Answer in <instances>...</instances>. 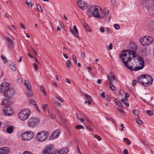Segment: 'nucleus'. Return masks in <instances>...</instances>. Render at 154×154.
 I'll use <instances>...</instances> for the list:
<instances>
[{"instance_id":"nucleus-64","label":"nucleus","mask_w":154,"mask_h":154,"mask_svg":"<svg viewBox=\"0 0 154 154\" xmlns=\"http://www.w3.org/2000/svg\"><path fill=\"white\" fill-rule=\"evenodd\" d=\"M97 82L99 84H101V81L100 79H99L97 80Z\"/></svg>"},{"instance_id":"nucleus-31","label":"nucleus","mask_w":154,"mask_h":154,"mask_svg":"<svg viewBox=\"0 0 154 154\" xmlns=\"http://www.w3.org/2000/svg\"><path fill=\"white\" fill-rule=\"evenodd\" d=\"M27 93L29 97H32V92L31 90H28Z\"/></svg>"},{"instance_id":"nucleus-7","label":"nucleus","mask_w":154,"mask_h":154,"mask_svg":"<svg viewBox=\"0 0 154 154\" xmlns=\"http://www.w3.org/2000/svg\"><path fill=\"white\" fill-rule=\"evenodd\" d=\"M153 38L151 36H146L140 39V42L143 45H146L150 44L152 42Z\"/></svg>"},{"instance_id":"nucleus-57","label":"nucleus","mask_w":154,"mask_h":154,"mask_svg":"<svg viewBox=\"0 0 154 154\" xmlns=\"http://www.w3.org/2000/svg\"><path fill=\"white\" fill-rule=\"evenodd\" d=\"M23 154H31V153L30 152L26 151H24L23 153Z\"/></svg>"},{"instance_id":"nucleus-47","label":"nucleus","mask_w":154,"mask_h":154,"mask_svg":"<svg viewBox=\"0 0 154 154\" xmlns=\"http://www.w3.org/2000/svg\"><path fill=\"white\" fill-rule=\"evenodd\" d=\"M56 98L57 99H58V100L59 101L61 102H64L63 100L60 97H56Z\"/></svg>"},{"instance_id":"nucleus-33","label":"nucleus","mask_w":154,"mask_h":154,"mask_svg":"<svg viewBox=\"0 0 154 154\" xmlns=\"http://www.w3.org/2000/svg\"><path fill=\"white\" fill-rule=\"evenodd\" d=\"M75 128L76 129H81L82 128V129H83V130L84 129V128L83 127V126H82V125H76V126L75 127Z\"/></svg>"},{"instance_id":"nucleus-20","label":"nucleus","mask_w":154,"mask_h":154,"mask_svg":"<svg viewBox=\"0 0 154 154\" xmlns=\"http://www.w3.org/2000/svg\"><path fill=\"white\" fill-rule=\"evenodd\" d=\"M6 39L7 41L8 44L10 46H13L14 44L13 41L9 37L6 38Z\"/></svg>"},{"instance_id":"nucleus-14","label":"nucleus","mask_w":154,"mask_h":154,"mask_svg":"<svg viewBox=\"0 0 154 154\" xmlns=\"http://www.w3.org/2000/svg\"><path fill=\"white\" fill-rule=\"evenodd\" d=\"M10 151L9 149L6 147L0 148V154H8Z\"/></svg>"},{"instance_id":"nucleus-2","label":"nucleus","mask_w":154,"mask_h":154,"mask_svg":"<svg viewBox=\"0 0 154 154\" xmlns=\"http://www.w3.org/2000/svg\"><path fill=\"white\" fill-rule=\"evenodd\" d=\"M106 8L105 11H104L103 13L101 9H99L97 6L90 7L88 9L87 14L89 17L93 16L98 18L102 19L104 17H109V12L108 11L106 10Z\"/></svg>"},{"instance_id":"nucleus-44","label":"nucleus","mask_w":154,"mask_h":154,"mask_svg":"<svg viewBox=\"0 0 154 154\" xmlns=\"http://www.w3.org/2000/svg\"><path fill=\"white\" fill-rule=\"evenodd\" d=\"M82 22L83 23V26L84 27H85L87 26L88 25L85 22V21L84 20H82Z\"/></svg>"},{"instance_id":"nucleus-40","label":"nucleus","mask_w":154,"mask_h":154,"mask_svg":"<svg viewBox=\"0 0 154 154\" xmlns=\"http://www.w3.org/2000/svg\"><path fill=\"white\" fill-rule=\"evenodd\" d=\"M1 58L2 59H3L4 63H7V60L5 57H4L3 56H1Z\"/></svg>"},{"instance_id":"nucleus-49","label":"nucleus","mask_w":154,"mask_h":154,"mask_svg":"<svg viewBox=\"0 0 154 154\" xmlns=\"http://www.w3.org/2000/svg\"><path fill=\"white\" fill-rule=\"evenodd\" d=\"M85 57V53L84 52H82L81 55V57L82 58H84Z\"/></svg>"},{"instance_id":"nucleus-53","label":"nucleus","mask_w":154,"mask_h":154,"mask_svg":"<svg viewBox=\"0 0 154 154\" xmlns=\"http://www.w3.org/2000/svg\"><path fill=\"white\" fill-rule=\"evenodd\" d=\"M56 115L54 114H52L51 115V118L53 119H54L56 118Z\"/></svg>"},{"instance_id":"nucleus-16","label":"nucleus","mask_w":154,"mask_h":154,"mask_svg":"<svg viewBox=\"0 0 154 154\" xmlns=\"http://www.w3.org/2000/svg\"><path fill=\"white\" fill-rule=\"evenodd\" d=\"M74 30L72 29H70V31L72 32L73 34L76 37H78L79 35L78 33H79L78 30L76 26L74 25L73 27Z\"/></svg>"},{"instance_id":"nucleus-5","label":"nucleus","mask_w":154,"mask_h":154,"mask_svg":"<svg viewBox=\"0 0 154 154\" xmlns=\"http://www.w3.org/2000/svg\"><path fill=\"white\" fill-rule=\"evenodd\" d=\"M30 114V110L28 109H25L21 110L18 114V116L20 120L24 121L28 119Z\"/></svg>"},{"instance_id":"nucleus-3","label":"nucleus","mask_w":154,"mask_h":154,"mask_svg":"<svg viewBox=\"0 0 154 154\" xmlns=\"http://www.w3.org/2000/svg\"><path fill=\"white\" fill-rule=\"evenodd\" d=\"M0 92L4 94L6 98L11 97L15 93V90L13 88H10L9 84L7 82H4L1 85Z\"/></svg>"},{"instance_id":"nucleus-37","label":"nucleus","mask_w":154,"mask_h":154,"mask_svg":"<svg viewBox=\"0 0 154 154\" xmlns=\"http://www.w3.org/2000/svg\"><path fill=\"white\" fill-rule=\"evenodd\" d=\"M36 8L38 11H41V12H42L43 11L42 9L41 6L38 5H37Z\"/></svg>"},{"instance_id":"nucleus-62","label":"nucleus","mask_w":154,"mask_h":154,"mask_svg":"<svg viewBox=\"0 0 154 154\" xmlns=\"http://www.w3.org/2000/svg\"><path fill=\"white\" fill-rule=\"evenodd\" d=\"M87 128L88 130H90L91 131H92V128H91L90 127L88 126H87Z\"/></svg>"},{"instance_id":"nucleus-52","label":"nucleus","mask_w":154,"mask_h":154,"mask_svg":"<svg viewBox=\"0 0 154 154\" xmlns=\"http://www.w3.org/2000/svg\"><path fill=\"white\" fill-rule=\"evenodd\" d=\"M33 67L35 70H36L38 68L37 64H36L35 63L34 64Z\"/></svg>"},{"instance_id":"nucleus-46","label":"nucleus","mask_w":154,"mask_h":154,"mask_svg":"<svg viewBox=\"0 0 154 154\" xmlns=\"http://www.w3.org/2000/svg\"><path fill=\"white\" fill-rule=\"evenodd\" d=\"M100 30L101 32L103 33L105 31V29L103 27H101L100 29Z\"/></svg>"},{"instance_id":"nucleus-56","label":"nucleus","mask_w":154,"mask_h":154,"mask_svg":"<svg viewBox=\"0 0 154 154\" xmlns=\"http://www.w3.org/2000/svg\"><path fill=\"white\" fill-rule=\"evenodd\" d=\"M17 82L19 83H22V80L20 79V78H18L17 79Z\"/></svg>"},{"instance_id":"nucleus-19","label":"nucleus","mask_w":154,"mask_h":154,"mask_svg":"<svg viewBox=\"0 0 154 154\" xmlns=\"http://www.w3.org/2000/svg\"><path fill=\"white\" fill-rule=\"evenodd\" d=\"M147 11L149 15H152L154 13V9L152 7H149L147 8Z\"/></svg>"},{"instance_id":"nucleus-9","label":"nucleus","mask_w":154,"mask_h":154,"mask_svg":"<svg viewBox=\"0 0 154 154\" xmlns=\"http://www.w3.org/2000/svg\"><path fill=\"white\" fill-rule=\"evenodd\" d=\"M39 123L38 120L35 118H31L27 122V124L29 127H34L37 125Z\"/></svg>"},{"instance_id":"nucleus-28","label":"nucleus","mask_w":154,"mask_h":154,"mask_svg":"<svg viewBox=\"0 0 154 154\" xmlns=\"http://www.w3.org/2000/svg\"><path fill=\"white\" fill-rule=\"evenodd\" d=\"M115 102L118 105L121 109H123V106L122 105L121 103L119 101L117 100H116Z\"/></svg>"},{"instance_id":"nucleus-11","label":"nucleus","mask_w":154,"mask_h":154,"mask_svg":"<svg viewBox=\"0 0 154 154\" xmlns=\"http://www.w3.org/2000/svg\"><path fill=\"white\" fill-rule=\"evenodd\" d=\"M77 4L79 7L82 10H85L88 7L87 2L82 0H78L77 1Z\"/></svg>"},{"instance_id":"nucleus-21","label":"nucleus","mask_w":154,"mask_h":154,"mask_svg":"<svg viewBox=\"0 0 154 154\" xmlns=\"http://www.w3.org/2000/svg\"><path fill=\"white\" fill-rule=\"evenodd\" d=\"M130 48L132 49V51H135L137 50V46L134 43H131L130 45Z\"/></svg>"},{"instance_id":"nucleus-26","label":"nucleus","mask_w":154,"mask_h":154,"mask_svg":"<svg viewBox=\"0 0 154 154\" xmlns=\"http://www.w3.org/2000/svg\"><path fill=\"white\" fill-rule=\"evenodd\" d=\"M109 87L112 90L115 91L116 90V88L115 86L112 83L110 82L109 83Z\"/></svg>"},{"instance_id":"nucleus-43","label":"nucleus","mask_w":154,"mask_h":154,"mask_svg":"<svg viewBox=\"0 0 154 154\" xmlns=\"http://www.w3.org/2000/svg\"><path fill=\"white\" fill-rule=\"evenodd\" d=\"M107 78H108V80L109 81L111 82H114V81H113V80L112 81V78L110 75H109L108 76Z\"/></svg>"},{"instance_id":"nucleus-35","label":"nucleus","mask_w":154,"mask_h":154,"mask_svg":"<svg viewBox=\"0 0 154 154\" xmlns=\"http://www.w3.org/2000/svg\"><path fill=\"white\" fill-rule=\"evenodd\" d=\"M136 122L138 124L142 125L143 123V122L139 119H136Z\"/></svg>"},{"instance_id":"nucleus-60","label":"nucleus","mask_w":154,"mask_h":154,"mask_svg":"<svg viewBox=\"0 0 154 154\" xmlns=\"http://www.w3.org/2000/svg\"><path fill=\"white\" fill-rule=\"evenodd\" d=\"M20 24L21 26V27L24 29H25L26 28L25 27V26L22 23H20Z\"/></svg>"},{"instance_id":"nucleus-55","label":"nucleus","mask_w":154,"mask_h":154,"mask_svg":"<svg viewBox=\"0 0 154 154\" xmlns=\"http://www.w3.org/2000/svg\"><path fill=\"white\" fill-rule=\"evenodd\" d=\"M112 44L111 43L109 44V50H111L112 49Z\"/></svg>"},{"instance_id":"nucleus-23","label":"nucleus","mask_w":154,"mask_h":154,"mask_svg":"<svg viewBox=\"0 0 154 154\" xmlns=\"http://www.w3.org/2000/svg\"><path fill=\"white\" fill-rule=\"evenodd\" d=\"M13 126L8 127L6 131L9 134H11L13 131Z\"/></svg>"},{"instance_id":"nucleus-63","label":"nucleus","mask_w":154,"mask_h":154,"mask_svg":"<svg viewBox=\"0 0 154 154\" xmlns=\"http://www.w3.org/2000/svg\"><path fill=\"white\" fill-rule=\"evenodd\" d=\"M118 110L119 111V112L122 114L124 113V111L122 110V109H118Z\"/></svg>"},{"instance_id":"nucleus-29","label":"nucleus","mask_w":154,"mask_h":154,"mask_svg":"<svg viewBox=\"0 0 154 154\" xmlns=\"http://www.w3.org/2000/svg\"><path fill=\"white\" fill-rule=\"evenodd\" d=\"M146 112L147 113L149 116H152L153 115V112L150 110H146Z\"/></svg>"},{"instance_id":"nucleus-1","label":"nucleus","mask_w":154,"mask_h":154,"mask_svg":"<svg viewBox=\"0 0 154 154\" xmlns=\"http://www.w3.org/2000/svg\"><path fill=\"white\" fill-rule=\"evenodd\" d=\"M139 61L137 63L136 67L129 65L128 63L130 62L131 60V57L130 56L129 50H124L122 51V54L120 56L121 61L122 62L124 65L133 70H138L142 69L144 66V62L143 60L140 57H139Z\"/></svg>"},{"instance_id":"nucleus-15","label":"nucleus","mask_w":154,"mask_h":154,"mask_svg":"<svg viewBox=\"0 0 154 154\" xmlns=\"http://www.w3.org/2000/svg\"><path fill=\"white\" fill-rule=\"evenodd\" d=\"M68 152V150L67 148H63L61 149L58 150L56 152L55 154H66Z\"/></svg>"},{"instance_id":"nucleus-42","label":"nucleus","mask_w":154,"mask_h":154,"mask_svg":"<svg viewBox=\"0 0 154 154\" xmlns=\"http://www.w3.org/2000/svg\"><path fill=\"white\" fill-rule=\"evenodd\" d=\"M129 97V95L127 93H125V100H128V97Z\"/></svg>"},{"instance_id":"nucleus-36","label":"nucleus","mask_w":154,"mask_h":154,"mask_svg":"<svg viewBox=\"0 0 154 154\" xmlns=\"http://www.w3.org/2000/svg\"><path fill=\"white\" fill-rule=\"evenodd\" d=\"M114 27V28L116 30H118L120 28V26L119 25L117 24H115L113 25Z\"/></svg>"},{"instance_id":"nucleus-4","label":"nucleus","mask_w":154,"mask_h":154,"mask_svg":"<svg viewBox=\"0 0 154 154\" xmlns=\"http://www.w3.org/2000/svg\"><path fill=\"white\" fill-rule=\"evenodd\" d=\"M137 83L141 84L142 85H151L153 82V79L149 75L143 74L139 76L137 78Z\"/></svg>"},{"instance_id":"nucleus-12","label":"nucleus","mask_w":154,"mask_h":154,"mask_svg":"<svg viewBox=\"0 0 154 154\" xmlns=\"http://www.w3.org/2000/svg\"><path fill=\"white\" fill-rule=\"evenodd\" d=\"M3 111L5 115L8 116H10L13 113L12 108L9 106H5L4 107Z\"/></svg>"},{"instance_id":"nucleus-58","label":"nucleus","mask_w":154,"mask_h":154,"mask_svg":"<svg viewBox=\"0 0 154 154\" xmlns=\"http://www.w3.org/2000/svg\"><path fill=\"white\" fill-rule=\"evenodd\" d=\"M123 153L124 154H128V151L126 149H125L123 151Z\"/></svg>"},{"instance_id":"nucleus-6","label":"nucleus","mask_w":154,"mask_h":154,"mask_svg":"<svg viewBox=\"0 0 154 154\" xmlns=\"http://www.w3.org/2000/svg\"><path fill=\"white\" fill-rule=\"evenodd\" d=\"M48 135L47 132L42 131L38 133L35 136L36 139L38 141L42 142L45 141L47 139Z\"/></svg>"},{"instance_id":"nucleus-59","label":"nucleus","mask_w":154,"mask_h":154,"mask_svg":"<svg viewBox=\"0 0 154 154\" xmlns=\"http://www.w3.org/2000/svg\"><path fill=\"white\" fill-rule=\"evenodd\" d=\"M88 100V101H85V103H88L89 105H90L91 104V101L92 100Z\"/></svg>"},{"instance_id":"nucleus-18","label":"nucleus","mask_w":154,"mask_h":154,"mask_svg":"<svg viewBox=\"0 0 154 154\" xmlns=\"http://www.w3.org/2000/svg\"><path fill=\"white\" fill-rule=\"evenodd\" d=\"M129 52L130 56H131V58L132 57L136 58H137L138 57V55L137 53H136L135 51L129 50Z\"/></svg>"},{"instance_id":"nucleus-10","label":"nucleus","mask_w":154,"mask_h":154,"mask_svg":"<svg viewBox=\"0 0 154 154\" xmlns=\"http://www.w3.org/2000/svg\"><path fill=\"white\" fill-rule=\"evenodd\" d=\"M53 149V145L51 144L47 145L45 148L43 150L42 154H52Z\"/></svg>"},{"instance_id":"nucleus-48","label":"nucleus","mask_w":154,"mask_h":154,"mask_svg":"<svg viewBox=\"0 0 154 154\" xmlns=\"http://www.w3.org/2000/svg\"><path fill=\"white\" fill-rule=\"evenodd\" d=\"M112 78L113 79V81H114V82H116V77L115 75H112V76H111Z\"/></svg>"},{"instance_id":"nucleus-41","label":"nucleus","mask_w":154,"mask_h":154,"mask_svg":"<svg viewBox=\"0 0 154 154\" xmlns=\"http://www.w3.org/2000/svg\"><path fill=\"white\" fill-rule=\"evenodd\" d=\"M48 105L47 104H45L43 106V109L45 111L46 110V108L48 107Z\"/></svg>"},{"instance_id":"nucleus-30","label":"nucleus","mask_w":154,"mask_h":154,"mask_svg":"<svg viewBox=\"0 0 154 154\" xmlns=\"http://www.w3.org/2000/svg\"><path fill=\"white\" fill-rule=\"evenodd\" d=\"M9 29L12 31H13L16 29V27L14 25H11L9 26Z\"/></svg>"},{"instance_id":"nucleus-8","label":"nucleus","mask_w":154,"mask_h":154,"mask_svg":"<svg viewBox=\"0 0 154 154\" xmlns=\"http://www.w3.org/2000/svg\"><path fill=\"white\" fill-rule=\"evenodd\" d=\"M34 137L32 132L27 131L24 132L22 135V138L25 141H28Z\"/></svg>"},{"instance_id":"nucleus-54","label":"nucleus","mask_w":154,"mask_h":154,"mask_svg":"<svg viewBox=\"0 0 154 154\" xmlns=\"http://www.w3.org/2000/svg\"><path fill=\"white\" fill-rule=\"evenodd\" d=\"M136 82H136V80H134L133 81V82L132 83V85L134 86L136 84Z\"/></svg>"},{"instance_id":"nucleus-22","label":"nucleus","mask_w":154,"mask_h":154,"mask_svg":"<svg viewBox=\"0 0 154 154\" xmlns=\"http://www.w3.org/2000/svg\"><path fill=\"white\" fill-rule=\"evenodd\" d=\"M9 66L11 69L14 71L16 70V68L14 63L11 62L9 64Z\"/></svg>"},{"instance_id":"nucleus-61","label":"nucleus","mask_w":154,"mask_h":154,"mask_svg":"<svg viewBox=\"0 0 154 154\" xmlns=\"http://www.w3.org/2000/svg\"><path fill=\"white\" fill-rule=\"evenodd\" d=\"M120 127H122V128L121 129V131H123V128H124V125L123 124H122L121 125H120Z\"/></svg>"},{"instance_id":"nucleus-24","label":"nucleus","mask_w":154,"mask_h":154,"mask_svg":"<svg viewBox=\"0 0 154 154\" xmlns=\"http://www.w3.org/2000/svg\"><path fill=\"white\" fill-rule=\"evenodd\" d=\"M149 27L152 30L154 31V21H152L149 23Z\"/></svg>"},{"instance_id":"nucleus-50","label":"nucleus","mask_w":154,"mask_h":154,"mask_svg":"<svg viewBox=\"0 0 154 154\" xmlns=\"http://www.w3.org/2000/svg\"><path fill=\"white\" fill-rule=\"evenodd\" d=\"M72 58L76 64L77 63V61L74 55L72 56Z\"/></svg>"},{"instance_id":"nucleus-32","label":"nucleus","mask_w":154,"mask_h":154,"mask_svg":"<svg viewBox=\"0 0 154 154\" xmlns=\"http://www.w3.org/2000/svg\"><path fill=\"white\" fill-rule=\"evenodd\" d=\"M85 95L88 100H92L91 97L90 95L86 94H85Z\"/></svg>"},{"instance_id":"nucleus-27","label":"nucleus","mask_w":154,"mask_h":154,"mask_svg":"<svg viewBox=\"0 0 154 154\" xmlns=\"http://www.w3.org/2000/svg\"><path fill=\"white\" fill-rule=\"evenodd\" d=\"M9 102L8 101L7 99H5L2 101V104L3 105H7L9 104Z\"/></svg>"},{"instance_id":"nucleus-51","label":"nucleus","mask_w":154,"mask_h":154,"mask_svg":"<svg viewBox=\"0 0 154 154\" xmlns=\"http://www.w3.org/2000/svg\"><path fill=\"white\" fill-rule=\"evenodd\" d=\"M105 93L104 92H103L101 94V97L102 98H105Z\"/></svg>"},{"instance_id":"nucleus-13","label":"nucleus","mask_w":154,"mask_h":154,"mask_svg":"<svg viewBox=\"0 0 154 154\" xmlns=\"http://www.w3.org/2000/svg\"><path fill=\"white\" fill-rule=\"evenodd\" d=\"M60 134V132L59 131L57 130L52 133L50 137V139L51 140L55 139L59 136Z\"/></svg>"},{"instance_id":"nucleus-45","label":"nucleus","mask_w":154,"mask_h":154,"mask_svg":"<svg viewBox=\"0 0 154 154\" xmlns=\"http://www.w3.org/2000/svg\"><path fill=\"white\" fill-rule=\"evenodd\" d=\"M133 113L136 115L137 116H138V113L137 111L136 110H133Z\"/></svg>"},{"instance_id":"nucleus-34","label":"nucleus","mask_w":154,"mask_h":154,"mask_svg":"<svg viewBox=\"0 0 154 154\" xmlns=\"http://www.w3.org/2000/svg\"><path fill=\"white\" fill-rule=\"evenodd\" d=\"M123 140L125 142H126L127 143L128 145H130L131 144V142L127 138H125L123 139Z\"/></svg>"},{"instance_id":"nucleus-38","label":"nucleus","mask_w":154,"mask_h":154,"mask_svg":"<svg viewBox=\"0 0 154 154\" xmlns=\"http://www.w3.org/2000/svg\"><path fill=\"white\" fill-rule=\"evenodd\" d=\"M41 89L43 93L45 95H46V93L45 90L43 86H41Z\"/></svg>"},{"instance_id":"nucleus-17","label":"nucleus","mask_w":154,"mask_h":154,"mask_svg":"<svg viewBox=\"0 0 154 154\" xmlns=\"http://www.w3.org/2000/svg\"><path fill=\"white\" fill-rule=\"evenodd\" d=\"M24 85L28 90H31V84L28 80H25L24 81Z\"/></svg>"},{"instance_id":"nucleus-39","label":"nucleus","mask_w":154,"mask_h":154,"mask_svg":"<svg viewBox=\"0 0 154 154\" xmlns=\"http://www.w3.org/2000/svg\"><path fill=\"white\" fill-rule=\"evenodd\" d=\"M30 102L33 105H36V103L35 101V100L32 99H30Z\"/></svg>"},{"instance_id":"nucleus-25","label":"nucleus","mask_w":154,"mask_h":154,"mask_svg":"<svg viewBox=\"0 0 154 154\" xmlns=\"http://www.w3.org/2000/svg\"><path fill=\"white\" fill-rule=\"evenodd\" d=\"M66 65L67 67L69 69L72 68L71 63L69 60H67L66 63Z\"/></svg>"}]
</instances>
